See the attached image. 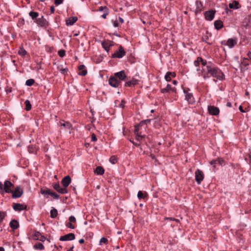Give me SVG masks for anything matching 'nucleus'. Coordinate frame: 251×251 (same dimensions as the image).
<instances>
[{
	"instance_id": "obj_16",
	"label": "nucleus",
	"mask_w": 251,
	"mask_h": 251,
	"mask_svg": "<svg viewBox=\"0 0 251 251\" xmlns=\"http://www.w3.org/2000/svg\"><path fill=\"white\" fill-rule=\"evenodd\" d=\"M53 188L59 193L61 194H66L68 191L67 188L61 187L59 184H55L53 185Z\"/></svg>"
},
{
	"instance_id": "obj_23",
	"label": "nucleus",
	"mask_w": 251,
	"mask_h": 251,
	"mask_svg": "<svg viewBox=\"0 0 251 251\" xmlns=\"http://www.w3.org/2000/svg\"><path fill=\"white\" fill-rule=\"evenodd\" d=\"M138 80L137 79H136L135 78H132V79L130 81H129L126 83L125 86H128V87H131L132 86H134L136 85L138 83Z\"/></svg>"
},
{
	"instance_id": "obj_24",
	"label": "nucleus",
	"mask_w": 251,
	"mask_h": 251,
	"mask_svg": "<svg viewBox=\"0 0 251 251\" xmlns=\"http://www.w3.org/2000/svg\"><path fill=\"white\" fill-rule=\"evenodd\" d=\"M13 208L15 211H21L24 209V206L20 203H14Z\"/></svg>"
},
{
	"instance_id": "obj_46",
	"label": "nucleus",
	"mask_w": 251,
	"mask_h": 251,
	"mask_svg": "<svg viewBox=\"0 0 251 251\" xmlns=\"http://www.w3.org/2000/svg\"><path fill=\"white\" fill-rule=\"evenodd\" d=\"M69 221L71 223H75L76 222V219L75 217L73 216H71L69 217Z\"/></svg>"
},
{
	"instance_id": "obj_26",
	"label": "nucleus",
	"mask_w": 251,
	"mask_h": 251,
	"mask_svg": "<svg viewBox=\"0 0 251 251\" xmlns=\"http://www.w3.org/2000/svg\"><path fill=\"white\" fill-rule=\"evenodd\" d=\"M104 172V169L100 166L97 167L95 171V173L98 175H102L103 174Z\"/></svg>"
},
{
	"instance_id": "obj_36",
	"label": "nucleus",
	"mask_w": 251,
	"mask_h": 251,
	"mask_svg": "<svg viewBox=\"0 0 251 251\" xmlns=\"http://www.w3.org/2000/svg\"><path fill=\"white\" fill-rule=\"evenodd\" d=\"M26 53V51L23 48H20L18 51L19 54L22 56H24Z\"/></svg>"
},
{
	"instance_id": "obj_29",
	"label": "nucleus",
	"mask_w": 251,
	"mask_h": 251,
	"mask_svg": "<svg viewBox=\"0 0 251 251\" xmlns=\"http://www.w3.org/2000/svg\"><path fill=\"white\" fill-rule=\"evenodd\" d=\"M50 213V217L52 218H55L58 214L57 210L54 208H52L51 209Z\"/></svg>"
},
{
	"instance_id": "obj_64",
	"label": "nucleus",
	"mask_w": 251,
	"mask_h": 251,
	"mask_svg": "<svg viewBox=\"0 0 251 251\" xmlns=\"http://www.w3.org/2000/svg\"><path fill=\"white\" fill-rule=\"evenodd\" d=\"M226 106L229 107H231L232 104H231V102H228L226 103Z\"/></svg>"
},
{
	"instance_id": "obj_44",
	"label": "nucleus",
	"mask_w": 251,
	"mask_h": 251,
	"mask_svg": "<svg viewBox=\"0 0 251 251\" xmlns=\"http://www.w3.org/2000/svg\"><path fill=\"white\" fill-rule=\"evenodd\" d=\"M5 213L3 212H0V221H2L5 216Z\"/></svg>"
},
{
	"instance_id": "obj_11",
	"label": "nucleus",
	"mask_w": 251,
	"mask_h": 251,
	"mask_svg": "<svg viewBox=\"0 0 251 251\" xmlns=\"http://www.w3.org/2000/svg\"><path fill=\"white\" fill-rule=\"evenodd\" d=\"M115 77H116L118 80H120V82H121V81L124 80L126 77V75L124 71H121L119 72L116 73L115 74L114 76Z\"/></svg>"
},
{
	"instance_id": "obj_32",
	"label": "nucleus",
	"mask_w": 251,
	"mask_h": 251,
	"mask_svg": "<svg viewBox=\"0 0 251 251\" xmlns=\"http://www.w3.org/2000/svg\"><path fill=\"white\" fill-rule=\"evenodd\" d=\"M60 124L61 126H62L66 128L70 129L71 127V125L69 122H63L62 123V122H60Z\"/></svg>"
},
{
	"instance_id": "obj_47",
	"label": "nucleus",
	"mask_w": 251,
	"mask_h": 251,
	"mask_svg": "<svg viewBox=\"0 0 251 251\" xmlns=\"http://www.w3.org/2000/svg\"><path fill=\"white\" fill-rule=\"evenodd\" d=\"M63 0H54V4L56 5H58L63 3Z\"/></svg>"
},
{
	"instance_id": "obj_55",
	"label": "nucleus",
	"mask_w": 251,
	"mask_h": 251,
	"mask_svg": "<svg viewBox=\"0 0 251 251\" xmlns=\"http://www.w3.org/2000/svg\"><path fill=\"white\" fill-rule=\"evenodd\" d=\"M113 25L114 27H118L119 26V24L118 21H115L113 22Z\"/></svg>"
},
{
	"instance_id": "obj_28",
	"label": "nucleus",
	"mask_w": 251,
	"mask_h": 251,
	"mask_svg": "<svg viewBox=\"0 0 251 251\" xmlns=\"http://www.w3.org/2000/svg\"><path fill=\"white\" fill-rule=\"evenodd\" d=\"M171 90L174 91L175 90H174V89L172 88L171 85L167 84V86L165 88L161 89V92L162 93H165L168 92L169 91H171Z\"/></svg>"
},
{
	"instance_id": "obj_27",
	"label": "nucleus",
	"mask_w": 251,
	"mask_h": 251,
	"mask_svg": "<svg viewBox=\"0 0 251 251\" xmlns=\"http://www.w3.org/2000/svg\"><path fill=\"white\" fill-rule=\"evenodd\" d=\"M147 196V193L146 192L139 191L137 194V197L139 199H145Z\"/></svg>"
},
{
	"instance_id": "obj_41",
	"label": "nucleus",
	"mask_w": 251,
	"mask_h": 251,
	"mask_svg": "<svg viewBox=\"0 0 251 251\" xmlns=\"http://www.w3.org/2000/svg\"><path fill=\"white\" fill-rule=\"evenodd\" d=\"M50 195L51 196L55 199H58L59 198V196L58 195L51 191L50 192Z\"/></svg>"
},
{
	"instance_id": "obj_7",
	"label": "nucleus",
	"mask_w": 251,
	"mask_h": 251,
	"mask_svg": "<svg viewBox=\"0 0 251 251\" xmlns=\"http://www.w3.org/2000/svg\"><path fill=\"white\" fill-rule=\"evenodd\" d=\"M250 60L248 58L244 57L240 64V68L242 72H245L247 70V67L250 64Z\"/></svg>"
},
{
	"instance_id": "obj_1",
	"label": "nucleus",
	"mask_w": 251,
	"mask_h": 251,
	"mask_svg": "<svg viewBox=\"0 0 251 251\" xmlns=\"http://www.w3.org/2000/svg\"><path fill=\"white\" fill-rule=\"evenodd\" d=\"M198 75L202 76L204 79L208 78L210 76L216 78L219 80H223L225 78V75L221 70L212 65L204 66L201 72L198 73Z\"/></svg>"
},
{
	"instance_id": "obj_54",
	"label": "nucleus",
	"mask_w": 251,
	"mask_h": 251,
	"mask_svg": "<svg viewBox=\"0 0 251 251\" xmlns=\"http://www.w3.org/2000/svg\"><path fill=\"white\" fill-rule=\"evenodd\" d=\"M197 8L199 9L200 10H201V7L202 6V5L201 2H197Z\"/></svg>"
},
{
	"instance_id": "obj_45",
	"label": "nucleus",
	"mask_w": 251,
	"mask_h": 251,
	"mask_svg": "<svg viewBox=\"0 0 251 251\" xmlns=\"http://www.w3.org/2000/svg\"><path fill=\"white\" fill-rule=\"evenodd\" d=\"M4 192H5L4 185H3L2 183H0V193L3 194Z\"/></svg>"
},
{
	"instance_id": "obj_58",
	"label": "nucleus",
	"mask_w": 251,
	"mask_h": 251,
	"mask_svg": "<svg viewBox=\"0 0 251 251\" xmlns=\"http://www.w3.org/2000/svg\"><path fill=\"white\" fill-rule=\"evenodd\" d=\"M119 21H120V22L121 23V24H123L124 23V21L123 20V19L120 17H119Z\"/></svg>"
},
{
	"instance_id": "obj_21",
	"label": "nucleus",
	"mask_w": 251,
	"mask_h": 251,
	"mask_svg": "<svg viewBox=\"0 0 251 251\" xmlns=\"http://www.w3.org/2000/svg\"><path fill=\"white\" fill-rule=\"evenodd\" d=\"M176 76L175 72H168L165 76V78L167 81H170L172 78Z\"/></svg>"
},
{
	"instance_id": "obj_48",
	"label": "nucleus",
	"mask_w": 251,
	"mask_h": 251,
	"mask_svg": "<svg viewBox=\"0 0 251 251\" xmlns=\"http://www.w3.org/2000/svg\"><path fill=\"white\" fill-rule=\"evenodd\" d=\"M165 219L166 220L174 221H176V222H179V220H178L177 219L174 218H165Z\"/></svg>"
},
{
	"instance_id": "obj_40",
	"label": "nucleus",
	"mask_w": 251,
	"mask_h": 251,
	"mask_svg": "<svg viewBox=\"0 0 251 251\" xmlns=\"http://www.w3.org/2000/svg\"><path fill=\"white\" fill-rule=\"evenodd\" d=\"M58 53L60 57H62L65 55V51L64 50H61L58 51Z\"/></svg>"
},
{
	"instance_id": "obj_38",
	"label": "nucleus",
	"mask_w": 251,
	"mask_h": 251,
	"mask_svg": "<svg viewBox=\"0 0 251 251\" xmlns=\"http://www.w3.org/2000/svg\"><path fill=\"white\" fill-rule=\"evenodd\" d=\"M108 243V240L105 237H102L100 241V245H102V244H104L105 245L107 244Z\"/></svg>"
},
{
	"instance_id": "obj_18",
	"label": "nucleus",
	"mask_w": 251,
	"mask_h": 251,
	"mask_svg": "<svg viewBox=\"0 0 251 251\" xmlns=\"http://www.w3.org/2000/svg\"><path fill=\"white\" fill-rule=\"evenodd\" d=\"M112 45H113L112 43L108 40L105 41L103 43H102V47L107 51H108L110 47H111Z\"/></svg>"
},
{
	"instance_id": "obj_61",
	"label": "nucleus",
	"mask_w": 251,
	"mask_h": 251,
	"mask_svg": "<svg viewBox=\"0 0 251 251\" xmlns=\"http://www.w3.org/2000/svg\"><path fill=\"white\" fill-rule=\"evenodd\" d=\"M107 14H108L107 13H104L103 15H101V17L104 18V19H106Z\"/></svg>"
},
{
	"instance_id": "obj_15",
	"label": "nucleus",
	"mask_w": 251,
	"mask_h": 251,
	"mask_svg": "<svg viewBox=\"0 0 251 251\" xmlns=\"http://www.w3.org/2000/svg\"><path fill=\"white\" fill-rule=\"evenodd\" d=\"M215 14V12L213 10L205 12L204 14L205 19L207 21H212L214 18Z\"/></svg>"
},
{
	"instance_id": "obj_37",
	"label": "nucleus",
	"mask_w": 251,
	"mask_h": 251,
	"mask_svg": "<svg viewBox=\"0 0 251 251\" xmlns=\"http://www.w3.org/2000/svg\"><path fill=\"white\" fill-rule=\"evenodd\" d=\"M34 82L35 81L33 79H29L26 81L25 84L27 86H31L34 84Z\"/></svg>"
},
{
	"instance_id": "obj_12",
	"label": "nucleus",
	"mask_w": 251,
	"mask_h": 251,
	"mask_svg": "<svg viewBox=\"0 0 251 251\" xmlns=\"http://www.w3.org/2000/svg\"><path fill=\"white\" fill-rule=\"evenodd\" d=\"M184 92L185 94V100L189 103H194L195 102V100L193 94L191 93H189L185 90H184Z\"/></svg>"
},
{
	"instance_id": "obj_25",
	"label": "nucleus",
	"mask_w": 251,
	"mask_h": 251,
	"mask_svg": "<svg viewBox=\"0 0 251 251\" xmlns=\"http://www.w3.org/2000/svg\"><path fill=\"white\" fill-rule=\"evenodd\" d=\"M214 26L216 29L219 30L223 26V22L220 20L215 21L214 22Z\"/></svg>"
},
{
	"instance_id": "obj_60",
	"label": "nucleus",
	"mask_w": 251,
	"mask_h": 251,
	"mask_svg": "<svg viewBox=\"0 0 251 251\" xmlns=\"http://www.w3.org/2000/svg\"><path fill=\"white\" fill-rule=\"evenodd\" d=\"M6 92L7 93H10L11 92V88H7L6 90H5Z\"/></svg>"
},
{
	"instance_id": "obj_4",
	"label": "nucleus",
	"mask_w": 251,
	"mask_h": 251,
	"mask_svg": "<svg viewBox=\"0 0 251 251\" xmlns=\"http://www.w3.org/2000/svg\"><path fill=\"white\" fill-rule=\"evenodd\" d=\"M126 55V51L122 46H120L118 50L112 55V58H121Z\"/></svg>"
},
{
	"instance_id": "obj_59",
	"label": "nucleus",
	"mask_w": 251,
	"mask_h": 251,
	"mask_svg": "<svg viewBox=\"0 0 251 251\" xmlns=\"http://www.w3.org/2000/svg\"><path fill=\"white\" fill-rule=\"evenodd\" d=\"M125 102L124 100H122L121 103L120 104V106L123 108L125 106Z\"/></svg>"
},
{
	"instance_id": "obj_3",
	"label": "nucleus",
	"mask_w": 251,
	"mask_h": 251,
	"mask_svg": "<svg viewBox=\"0 0 251 251\" xmlns=\"http://www.w3.org/2000/svg\"><path fill=\"white\" fill-rule=\"evenodd\" d=\"M194 65L197 67L196 71L199 72L198 73L201 72V71L204 66L207 65L206 61L200 57H198L197 60L194 61Z\"/></svg>"
},
{
	"instance_id": "obj_30",
	"label": "nucleus",
	"mask_w": 251,
	"mask_h": 251,
	"mask_svg": "<svg viewBox=\"0 0 251 251\" xmlns=\"http://www.w3.org/2000/svg\"><path fill=\"white\" fill-rule=\"evenodd\" d=\"M239 4L238 2L236 1H233L232 3L229 4V7L230 8L238 9V5Z\"/></svg>"
},
{
	"instance_id": "obj_43",
	"label": "nucleus",
	"mask_w": 251,
	"mask_h": 251,
	"mask_svg": "<svg viewBox=\"0 0 251 251\" xmlns=\"http://www.w3.org/2000/svg\"><path fill=\"white\" fill-rule=\"evenodd\" d=\"M217 160H213L210 162V164L212 165L214 168H215L216 166V165L218 164Z\"/></svg>"
},
{
	"instance_id": "obj_49",
	"label": "nucleus",
	"mask_w": 251,
	"mask_h": 251,
	"mask_svg": "<svg viewBox=\"0 0 251 251\" xmlns=\"http://www.w3.org/2000/svg\"><path fill=\"white\" fill-rule=\"evenodd\" d=\"M66 226L71 229H74L75 226L73 225L71 222H69L66 224Z\"/></svg>"
},
{
	"instance_id": "obj_53",
	"label": "nucleus",
	"mask_w": 251,
	"mask_h": 251,
	"mask_svg": "<svg viewBox=\"0 0 251 251\" xmlns=\"http://www.w3.org/2000/svg\"><path fill=\"white\" fill-rule=\"evenodd\" d=\"M104 9H107V7L106 6H100L99 8V11H102Z\"/></svg>"
},
{
	"instance_id": "obj_13",
	"label": "nucleus",
	"mask_w": 251,
	"mask_h": 251,
	"mask_svg": "<svg viewBox=\"0 0 251 251\" xmlns=\"http://www.w3.org/2000/svg\"><path fill=\"white\" fill-rule=\"evenodd\" d=\"M208 110L209 114L212 115H217L220 112L219 108L214 106H208Z\"/></svg>"
},
{
	"instance_id": "obj_6",
	"label": "nucleus",
	"mask_w": 251,
	"mask_h": 251,
	"mask_svg": "<svg viewBox=\"0 0 251 251\" xmlns=\"http://www.w3.org/2000/svg\"><path fill=\"white\" fill-rule=\"evenodd\" d=\"M204 178V175L201 171L197 169L195 172V179L198 184H200Z\"/></svg>"
},
{
	"instance_id": "obj_42",
	"label": "nucleus",
	"mask_w": 251,
	"mask_h": 251,
	"mask_svg": "<svg viewBox=\"0 0 251 251\" xmlns=\"http://www.w3.org/2000/svg\"><path fill=\"white\" fill-rule=\"evenodd\" d=\"M43 18V17H42V18H39L37 21V23L38 25H39L40 26H43L44 25V23H43V22L42 21V19Z\"/></svg>"
},
{
	"instance_id": "obj_56",
	"label": "nucleus",
	"mask_w": 251,
	"mask_h": 251,
	"mask_svg": "<svg viewBox=\"0 0 251 251\" xmlns=\"http://www.w3.org/2000/svg\"><path fill=\"white\" fill-rule=\"evenodd\" d=\"M247 55L248 59L251 61V52L249 51L247 53Z\"/></svg>"
},
{
	"instance_id": "obj_14",
	"label": "nucleus",
	"mask_w": 251,
	"mask_h": 251,
	"mask_svg": "<svg viewBox=\"0 0 251 251\" xmlns=\"http://www.w3.org/2000/svg\"><path fill=\"white\" fill-rule=\"evenodd\" d=\"M12 192L13 193V197L19 198L23 194V190L20 187H17Z\"/></svg>"
},
{
	"instance_id": "obj_50",
	"label": "nucleus",
	"mask_w": 251,
	"mask_h": 251,
	"mask_svg": "<svg viewBox=\"0 0 251 251\" xmlns=\"http://www.w3.org/2000/svg\"><path fill=\"white\" fill-rule=\"evenodd\" d=\"M61 72L64 74V75H66L68 72V70L66 68H65V69H61L60 70Z\"/></svg>"
},
{
	"instance_id": "obj_34",
	"label": "nucleus",
	"mask_w": 251,
	"mask_h": 251,
	"mask_svg": "<svg viewBox=\"0 0 251 251\" xmlns=\"http://www.w3.org/2000/svg\"><path fill=\"white\" fill-rule=\"evenodd\" d=\"M38 13L36 12L31 11L29 13V15L31 17L32 20H34L38 16Z\"/></svg>"
},
{
	"instance_id": "obj_9",
	"label": "nucleus",
	"mask_w": 251,
	"mask_h": 251,
	"mask_svg": "<svg viewBox=\"0 0 251 251\" xmlns=\"http://www.w3.org/2000/svg\"><path fill=\"white\" fill-rule=\"evenodd\" d=\"M75 235L74 233H70L60 237L59 240L62 241H71L75 239Z\"/></svg>"
},
{
	"instance_id": "obj_35",
	"label": "nucleus",
	"mask_w": 251,
	"mask_h": 251,
	"mask_svg": "<svg viewBox=\"0 0 251 251\" xmlns=\"http://www.w3.org/2000/svg\"><path fill=\"white\" fill-rule=\"evenodd\" d=\"M25 109L27 111H29L31 108V104L28 100H26L25 102Z\"/></svg>"
},
{
	"instance_id": "obj_51",
	"label": "nucleus",
	"mask_w": 251,
	"mask_h": 251,
	"mask_svg": "<svg viewBox=\"0 0 251 251\" xmlns=\"http://www.w3.org/2000/svg\"><path fill=\"white\" fill-rule=\"evenodd\" d=\"M217 160L218 161H217L218 164H219V165H223V164L224 163V160L222 158H218Z\"/></svg>"
},
{
	"instance_id": "obj_63",
	"label": "nucleus",
	"mask_w": 251,
	"mask_h": 251,
	"mask_svg": "<svg viewBox=\"0 0 251 251\" xmlns=\"http://www.w3.org/2000/svg\"><path fill=\"white\" fill-rule=\"evenodd\" d=\"M78 242L80 244H83L84 242V240L83 239H80Z\"/></svg>"
},
{
	"instance_id": "obj_39",
	"label": "nucleus",
	"mask_w": 251,
	"mask_h": 251,
	"mask_svg": "<svg viewBox=\"0 0 251 251\" xmlns=\"http://www.w3.org/2000/svg\"><path fill=\"white\" fill-rule=\"evenodd\" d=\"M109 161L112 164H115L117 161V159L116 156H112L110 158Z\"/></svg>"
},
{
	"instance_id": "obj_33",
	"label": "nucleus",
	"mask_w": 251,
	"mask_h": 251,
	"mask_svg": "<svg viewBox=\"0 0 251 251\" xmlns=\"http://www.w3.org/2000/svg\"><path fill=\"white\" fill-rule=\"evenodd\" d=\"M51 191L50 189H47L46 190H44L41 189L40 190L41 193L44 195L45 196L47 195H50Z\"/></svg>"
},
{
	"instance_id": "obj_19",
	"label": "nucleus",
	"mask_w": 251,
	"mask_h": 251,
	"mask_svg": "<svg viewBox=\"0 0 251 251\" xmlns=\"http://www.w3.org/2000/svg\"><path fill=\"white\" fill-rule=\"evenodd\" d=\"M77 20V18L76 17H72L69 18L68 19L66 20V25H73Z\"/></svg>"
},
{
	"instance_id": "obj_22",
	"label": "nucleus",
	"mask_w": 251,
	"mask_h": 251,
	"mask_svg": "<svg viewBox=\"0 0 251 251\" xmlns=\"http://www.w3.org/2000/svg\"><path fill=\"white\" fill-rule=\"evenodd\" d=\"M10 226L13 230L17 229L19 227V223L15 220H12L10 223Z\"/></svg>"
},
{
	"instance_id": "obj_31",
	"label": "nucleus",
	"mask_w": 251,
	"mask_h": 251,
	"mask_svg": "<svg viewBox=\"0 0 251 251\" xmlns=\"http://www.w3.org/2000/svg\"><path fill=\"white\" fill-rule=\"evenodd\" d=\"M33 248L35 250H43L44 248L43 245L41 243H36L34 245Z\"/></svg>"
},
{
	"instance_id": "obj_62",
	"label": "nucleus",
	"mask_w": 251,
	"mask_h": 251,
	"mask_svg": "<svg viewBox=\"0 0 251 251\" xmlns=\"http://www.w3.org/2000/svg\"><path fill=\"white\" fill-rule=\"evenodd\" d=\"M239 109L241 112H245V111L243 109L242 106L240 105L239 106Z\"/></svg>"
},
{
	"instance_id": "obj_20",
	"label": "nucleus",
	"mask_w": 251,
	"mask_h": 251,
	"mask_svg": "<svg viewBox=\"0 0 251 251\" xmlns=\"http://www.w3.org/2000/svg\"><path fill=\"white\" fill-rule=\"evenodd\" d=\"M78 70L79 71L78 74L80 75L84 76L87 73V70L85 69V66L83 65H80L78 67Z\"/></svg>"
},
{
	"instance_id": "obj_57",
	"label": "nucleus",
	"mask_w": 251,
	"mask_h": 251,
	"mask_svg": "<svg viewBox=\"0 0 251 251\" xmlns=\"http://www.w3.org/2000/svg\"><path fill=\"white\" fill-rule=\"evenodd\" d=\"M54 11H55V8L54 7V6H51V7H50L51 13H54Z\"/></svg>"
},
{
	"instance_id": "obj_10",
	"label": "nucleus",
	"mask_w": 251,
	"mask_h": 251,
	"mask_svg": "<svg viewBox=\"0 0 251 251\" xmlns=\"http://www.w3.org/2000/svg\"><path fill=\"white\" fill-rule=\"evenodd\" d=\"M13 184L8 180H6L4 183V190L6 193H11L12 192V187Z\"/></svg>"
},
{
	"instance_id": "obj_2",
	"label": "nucleus",
	"mask_w": 251,
	"mask_h": 251,
	"mask_svg": "<svg viewBox=\"0 0 251 251\" xmlns=\"http://www.w3.org/2000/svg\"><path fill=\"white\" fill-rule=\"evenodd\" d=\"M152 121L151 119L145 120L142 121L138 125L135 126V134L136 135V139L138 141H141L144 139L145 135L142 134V132L140 131V127L147 125L149 123H151Z\"/></svg>"
},
{
	"instance_id": "obj_5",
	"label": "nucleus",
	"mask_w": 251,
	"mask_h": 251,
	"mask_svg": "<svg viewBox=\"0 0 251 251\" xmlns=\"http://www.w3.org/2000/svg\"><path fill=\"white\" fill-rule=\"evenodd\" d=\"M237 43V39L236 38H230L227 40L223 41L222 45L227 46L229 48H232Z\"/></svg>"
},
{
	"instance_id": "obj_8",
	"label": "nucleus",
	"mask_w": 251,
	"mask_h": 251,
	"mask_svg": "<svg viewBox=\"0 0 251 251\" xmlns=\"http://www.w3.org/2000/svg\"><path fill=\"white\" fill-rule=\"evenodd\" d=\"M108 82L110 86L115 88L118 87L119 84L121 83L120 80H118V79L114 76L111 77L109 79Z\"/></svg>"
},
{
	"instance_id": "obj_52",
	"label": "nucleus",
	"mask_w": 251,
	"mask_h": 251,
	"mask_svg": "<svg viewBox=\"0 0 251 251\" xmlns=\"http://www.w3.org/2000/svg\"><path fill=\"white\" fill-rule=\"evenodd\" d=\"M97 139L96 135L94 134H93L92 135V137H91V141L93 142H95V141H97Z\"/></svg>"
},
{
	"instance_id": "obj_17",
	"label": "nucleus",
	"mask_w": 251,
	"mask_h": 251,
	"mask_svg": "<svg viewBox=\"0 0 251 251\" xmlns=\"http://www.w3.org/2000/svg\"><path fill=\"white\" fill-rule=\"evenodd\" d=\"M71 182V177L69 176H65L63 179L62 180L61 183L64 188H66L67 187H68L69 184H70Z\"/></svg>"
}]
</instances>
